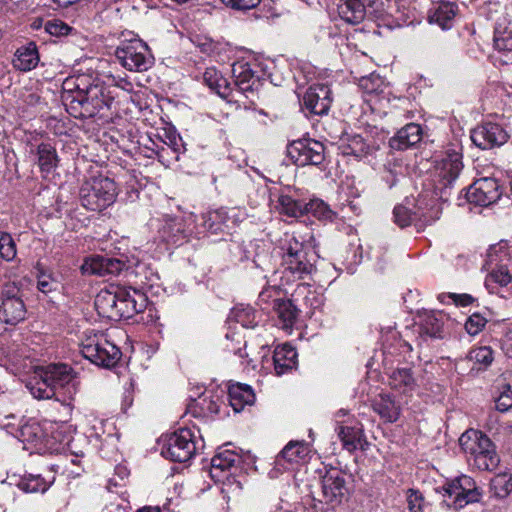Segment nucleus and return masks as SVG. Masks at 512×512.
<instances>
[{
  "label": "nucleus",
  "instance_id": "f257e3e1",
  "mask_svg": "<svg viewBox=\"0 0 512 512\" xmlns=\"http://www.w3.org/2000/svg\"><path fill=\"white\" fill-rule=\"evenodd\" d=\"M62 89V101L74 118H92L114 101L107 87L85 74L65 79Z\"/></svg>",
  "mask_w": 512,
  "mask_h": 512
},
{
  "label": "nucleus",
  "instance_id": "f03ea898",
  "mask_svg": "<svg viewBox=\"0 0 512 512\" xmlns=\"http://www.w3.org/2000/svg\"><path fill=\"white\" fill-rule=\"evenodd\" d=\"M461 150L459 145H452L435 160L432 175L433 193L442 202L448 201L452 195L454 185L463 169Z\"/></svg>",
  "mask_w": 512,
  "mask_h": 512
},
{
  "label": "nucleus",
  "instance_id": "7ed1b4c3",
  "mask_svg": "<svg viewBox=\"0 0 512 512\" xmlns=\"http://www.w3.org/2000/svg\"><path fill=\"white\" fill-rule=\"evenodd\" d=\"M283 274L292 280H302L315 270L314 253L295 236L285 240L281 247Z\"/></svg>",
  "mask_w": 512,
  "mask_h": 512
},
{
  "label": "nucleus",
  "instance_id": "20e7f679",
  "mask_svg": "<svg viewBox=\"0 0 512 512\" xmlns=\"http://www.w3.org/2000/svg\"><path fill=\"white\" fill-rule=\"evenodd\" d=\"M73 379V369L69 365L63 363L49 364L36 369L35 376L27 387L33 397L50 399L55 395L57 388L64 387Z\"/></svg>",
  "mask_w": 512,
  "mask_h": 512
},
{
  "label": "nucleus",
  "instance_id": "39448f33",
  "mask_svg": "<svg viewBox=\"0 0 512 512\" xmlns=\"http://www.w3.org/2000/svg\"><path fill=\"white\" fill-rule=\"evenodd\" d=\"M459 444L469 455V462L481 471H493L500 459L491 440L480 431L469 430L461 435Z\"/></svg>",
  "mask_w": 512,
  "mask_h": 512
},
{
  "label": "nucleus",
  "instance_id": "423d86ee",
  "mask_svg": "<svg viewBox=\"0 0 512 512\" xmlns=\"http://www.w3.org/2000/svg\"><path fill=\"white\" fill-rule=\"evenodd\" d=\"M116 196V183L102 175L89 178L80 188L81 204L91 211L104 210L114 203Z\"/></svg>",
  "mask_w": 512,
  "mask_h": 512
},
{
  "label": "nucleus",
  "instance_id": "0eeeda50",
  "mask_svg": "<svg viewBox=\"0 0 512 512\" xmlns=\"http://www.w3.org/2000/svg\"><path fill=\"white\" fill-rule=\"evenodd\" d=\"M80 347L82 355L97 366L113 367L121 357L120 349L102 332H85Z\"/></svg>",
  "mask_w": 512,
  "mask_h": 512
},
{
  "label": "nucleus",
  "instance_id": "6e6552de",
  "mask_svg": "<svg viewBox=\"0 0 512 512\" xmlns=\"http://www.w3.org/2000/svg\"><path fill=\"white\" fill-rule=\"evenodd\" d=\"M115 57L122 67L131 72L148 71L155 62L149 46L136 37L122 41L115 50Z\"/></svg>",
  "mask_w": 512,
  "mask_h": 512
},
{
  "label": "nucleus",
  "instance_id": "1a4fd4ad",
  "mask_svg": "<svg viewBox=\"0 0 512 512\" xmlns=\"http://www.w3.org/2000/svg\"><path fill=\"white\" fill-rule=\"evenodd\" d=\"M251 462L253 459L249 452L241 455L235 450L220 448L211 459L210 476L215 482L231 483L234 481L235 472L241 469V464Z\"/></svg>",
  "mask_w": 512,
  "mask_h": 512
},
{
  "label": "nucleus",
  "instance_id": "9d476101",
  "mask_svg": "<svg viewBox=\"0 0 512 512\" xmlns=\"http://www.w3.org/2000/svg\"><path fill=\"white\" fill-rule=\"evenodd\" d=\"M0 300V323L14 326L25 320L27 310L18 283H4Z\"/></svg>",
  "mask_w": 512,
  "mask_h": 512
},
{
  "label": "nucleus",
  "instance_id": "9b49d317",
  "mask_svg": "<svg viewBox=\"0 0 512 512\" xmlns=\"http://www.w3.org/2000/svg\"><path fill=\"white\" fill-rule=\"evenodd\" d=\"M197 449L195 433L190 428H180L167 437L161 454L166 459L182 463L190 460Z\"/></svg>",
  "mask_w": 512,
  "mask_h": 512
},
{
  "label": "nucleus",
  "instance_id": "f8f14e48",
  "mask_svg": "<svg viewBox=\"0 0 512 512\" xmlns=\"http://www.w3.org/2000/svg\"><path fill=\"white\" fill-rule=\"evenodd\" d=\"M287 155L297 166H318L325 159V147L314 139H299L288 145Z\"/></svg>",
  "mask_w": 512,
  "mask_h": 512
},
{
  "label": "nucleus",
  "instance_id": "ddd939ff",
  "mask_svg": "<svg viewBox=\"0 0 512 512\" xmlns=\"http://www.w3.org/2000/svg\"><path fill=\"white\" fill-rule=\"evenodd\" d=\"M321 484L323 501L332 507L340 505L348 492L344 472L336 467L326 469Z\"/></svg>",
  "mask_w": 512,
  "mask_h": 512
},
{
  "label": "nucleus",
  "instance_id": "4468645a",
  "mask_svg": "<svg viewBox=\"0 0 512 512\" xmlns=\"http://www.w3.org/2000/svg\"><path fill=\"white\" fill-rule=\"evenodd\" d=\"M445 494L453 498L456 508H462L465 505L477 502L481 493L476 487L475 481L467 475H461L444 486Z\"/></svg>",
  "mask_w": 512,
  "mask_h": 512
},
{
  "label": "nucleus",
  "instance_id": "2eb2a0df",
  "mask_svg": "<svg viewBox=\"0 0 512 512\" xmlns=\"http://www.w3.org/2000/svg\"><path fill=\"white\" fill-rule=\"evenodd\" d=\"M470 138L477 147L486 150L505 144L509 139V134L501 125L486 122L474 128Z\"/></svg>",
  "mask_w": 512,
  "mask_h": 512
},
{
  "label": "nucleus",
  "instance_id": "dca6fc26",
  "mask_svg": "<svg viewBox=\"0 0 512 512\" xmlns=\"http://www.w3.org/2000/svg\"><path fill=\"white\" fill-rule=\"evenodd\" d=\"M118 320L130 319L146 309L148 299L140 290L118 286Z\"/></svg>",
  "mask_w": 512,
  "mask_h": 512
},
{
  "label": "nucleus",
  "instance_id": "f3484780",
  "mask_svg": "<svg viewBox=\"0 0 512 512\" xmlns=\"http://www.w3.org/2000/svg\"><path fill=\"white\" fill-rule=\"evenodd\" d=\"M333 101L332 90L326 84H314L310 86L302 99L304 108L314 115H326Z\"/></svg>",
  "mask_w": 512,
  "mask_h": 512
},
{
  "label": "nucleus",
  "instance_id": "a211bd4d",
  "mask_svg": "<svg viewBox=\"0 0 512 512\" xmlns=\"http://www.w3.org/2000/svg\"><path fill=\"white\" fill-rule=\"evenodd\" d=\"M201 218L204 231L211 235H230L235 227L234 218L224 208L209 211L203 214Z\"/></svg>",
  "mask_w": 512,
  "mask_h": 512
},
{
  "label": "nucleus",
  "instance_id": "6ab92c4d",
  "mask_svg": "<svg viewBox=\"0 0 512 512\" xmlns=\"http://www.w3.org/2000/svg\"><path fill=\"white\" fill-rule=\"evenodd\" d=\"M440 209L434 206L428 211L412 212L403 205H398L393 210L394 222L401 228L409 226L412 222H421L420 226L431 224L439 218Z\"/></svg>",
  "mask_w": 512,
  "mask_h": 512
},
{
  "label": "nucleus",
  "instance_id": "aec40b11",
  "mask_svg": "<svg viewBox=\"0 0 512 512\" xmlns=\"http://www.w3.org/2000/svg\"><path fill=\"white\" fill-rule=\"evenodd\" d=\"M234 84L238 91L247 94L253 93L260 85L259 76L247 62H236L232 66Z\"/></svg>",
  "mask_w": 512,
  "mask_h": 512
},
{
  "label": "nucleus",
  "instance_id": "412c9836",
  "mask_svg": "<svg viewBox=\"0 0 512 512\" xmlns=\"http://www.w3.org/2000/svg\"><path fill=\"white\" fill-rule=\"evenodd\" d=\"M118 286L110 285L95 297L94 305L98 314L110 320H118Z\"/></svg>",
  "mask_w": 512,
  "mask_h": 512
},
{
  "label": "nucleus",
  "instance_id": "4be33fe9",
  "mask_svg": "<svg viewBox=\"0 0 512 512\" xmlns=\"http://www.w3.org/2000/svg\"><path fill=\"white\" fill-rule=\"evenodd\" d=\"M309 453L308 445L304 441H290L276 457V465L284 470L303 461Z\"/></svg>",
  "mask_w": 512,
  "mask_h": 512
},
{
  "label": "nucleus",
  "instance_id": "5701e85b",
  "mask_svg": "<svg viewBox=\"0 0 512 512\" xmlns=\"http://www.w3.org/2000/svg\"><path fill=\"white\" fill-rule=\"evenodd\" d=\"M220 397L212 391L205 390L197 399H192L187 406V411L194 417H205L217 414L220 410Z\"/></svg>",
  "mask_w": 512,
  "mask_h": 512
},
{
  "label": "nucleus",
  "instance_id": "b1692460",
  "mask_svg": "<svg viewBox=\"0 0 512 512\" xmlns=\"http://www.w3.org/2000/svg\"><path fill=\"white\" fill-rule=\"evenodd\" d=\"M422 134V128L419 124L409 123L390 139L389 145L392 149L406 150L418 144L422 139Z\"/></svg>",
  "mask_w": 512,
  "mask_h": 512
},
{
  "label": "nucleus",
  "instance_id": "393cba45",
  "mask_svg": "<svg viewBox=\"0 0 512 512\" xmlns=\"http://www.w3.org/2000/svg\"><path fill=\"white\" fill-rule=\"evenodd\" d=\"M389 386L391 389L411 395L417 387L416 379L411 368H397L389 374Z\"/></svg>",
  "mask_w": 512,
  "mask_h": 512
},
{
  "label": "nucleus",
  "instance_id": "a878e982",
  "mask_svg": "<svg viewBox=\"0 0 512 512\" xmlns=\"http://www.w3.org/2000/svg\"><path fill=\"white\" fill-rule=\"evenodd\" d=\"M374 412L387 423L396 422L401 413V408L394 398L389 394H380L372 403Z\"/></svg>",
  "mask_w": 512,
  "mask_h": 512
},
{
  "label": "nucleus",
  "instance_id": "bb28decb",
  "mask_svg": "<svg viewBox=\"0 0 512 512\" xmlns=\"http://www.w3.org/2000/svg\"><path fill=\"white\" fill-rule=\"evenodd\" d=\"M297 351L290 344L277 346L273 354V363L277 375L285 374L296 367Z\"/></svg>",
  "mask_w": 512,
  "mask_h": 512
},
{
  "label": "nucleus",
  "instance_id": "cd10ccee",
  "mask_svg": "<svg viewBox=\"0 0 512 512\" xmlns=\"http://www.w3.org/2000/svg\"><path fill=\"white\" fill-rule=\"evenodd\" d=\"M445 315L436 312H424L419 316V333L431 338H443Z\"/></svg>",
  "mask_w": 512,
  "mask_h": 512
},
{
  "label": "nucleus",
  "instance_id": "c85d7f7f",
  "mask_svg": "<svg viewBox=\"0 0 512 512\" xmlns=\"http://www.w3.org/2000/svg\"><path fill=\"white\" fill-rule=\"evenodd\" d=\"M39 63V54L35 43L19 47L12 61L13 67L19 71L27 72L34 69Z\"/></svg>",
  "mask_w": 512,
  "mask_h": 512
},
{
  "label": "nucleus",
  "instance_id": "c756f323",
  "mask_svg": "<svg viewBox=\"0 0 512 512\" xmlns=\"http://www.w3.org/2000/svg\"><path fill=\"white\" fill-rule=\"evenodd\" d=\"M55 476L49 473L48 476L41 474H27L22 476L17 487L26 493H44L54 483Z\"/></svg>",
  "mask_w": 512,
  "mask_h": 512
},
{
  "label": "nucleus",
  "instance_id": "7c9ffc66",
  "mask_svg": "<svg viewBox=\"0 0 512 512\" xmlns=\"http://www.w3.org/2000/svg\"><path fill=\"white\" fill-rule=\"evenodd\" d=\"M255 400V394L248 385L237 383L229 386L228 401L235 412H240Z\"/></svg>",
  "mask_w": 512,
  "mask_h": 512
},
{
  "label": "nucleus",
  "instance_id": "2f4dec72",
  "mask_svg": "<svg viewBox=\"0 0 512 512\" xmlns=\"http://www.w3.org/2000/svg\"><path fill=\"white\" fill-rule=\"evenodd\" d=\"M457 14V5L453 2H441L430 11L428 19L430 23H436L443 30L453 26Z\"/></svg>",
  "mask_w": 512,
  "mask_h": 512
},
{
  "label": "nucleus",
  "instance_id": "473e14b6",
  "mask_svg": "<svg viewBox=\"0 0 512 512\" xmlns=\"http://www.w3.org/2000/svg\"><path fill=\"white\" fill-rule=\"evenodd\" d=\"M273 309L278 317L281 328L286 330L291 329L298 316V309L292 301L283 298H275L273 300Z\"/></svg>",
  "mask_w": 512,
  "mask_h": 512
},
{
  "label": "nucleus",
  "instance_id": "72a5a7b5",
  "mask_svg": "<svg viewBox=\"0 0 512 512\" xmlns=\"http://www.w3.org/2000/svg\"><path fill=\"white\" fill-rule=\"evenodd\" d=\"M305 201L295 198L291 194L281 193L277 199L276 209L287 217L298 218L305 215L307 209Z\"/></svg>",
  "mask_w": 512,
  "mask_h": 512
},
{
  "label": "nucleus",
  "instance_id": "f704fd0d",
  "mask_svg": "<svg viewBox=\"0 0 512 512\" xmlns=\"http://www.w3.org/2000/svg\"><path fill=\"white\" fill-rule=\"evenodd\" d=\"M338 14L349 24H358L366 15L365 4L361 0H345L338 5Z\"/></svg>",
  "mask_w": 512,
  "mask_h": 512
},
{
  "label": "nucleus",
  "instance_id": "c9c22d12",
  "mask_svg": "<svg viewBox=\"0 0 512 512\" xmlns=\"http://www.w3.org/2000/svg\"><path fill=\"white\" fill-rule=\"evenodd\" d=\"M160 238L170 245H180L184 239V224L180 219H167L159 229Z\"/></svg>",
  "mask_w": 512,
  "mask_h": 512
},
{
  "label": "nucleus",
  "instance_id": "e433bc0d",
  "mask_svg": "<svg viewBox=\"0 0 512 512\" xmlns=\"http://www.w3.org/2000/svg\"><path fill=\"white\" fill-rule=\"evenodd\" d=\"M204 83L222 98H228L232 92L230 84L214 67L207 68L203 74Z\"/></svg>",
  "mask_w": 512,
  "mask_h": 512
},
{
  "label": "nucleus",
  "instance_id": "4c0bfd02",
  "mask_svg": "<svg viewBox=\"0 0 512 512\" xmlns=\"http://www.w3.org/2000/svg\"><path fill=\"white\" fill-rule=\"evenodd\" d=\"M338 436L343 447L349 452H353L358 448L363 449V444H366L363 430L358 427L340 426L338 428Z\"/></svg>",
  "mask_w": 512,
  "mask_h": 512
},
{
  "label": "nucleus",
  "instance_id": "58836bf2",
  "mask_svg": "<svg viewBox=\"0 0 512 512\" xmlns=\"http://www.w3.org/2000/svg\"><path fill=\"white\" fill-rule=\"evenodd\" d=\"M38 165L42 173L49 174L57 166L59 158L54 146L50 143L42 142L37 146Z\"/></svg>",
  "mask_w": 512,
  "mask_h": 512
},
{
  "label": "nucleus",
  "instance_id": "ea45409f",
  "mask_svg": "<svg viewBox=\"0 0 512 512\" xmlns=\"http://www.w3.org/2000/svg\"><path fill=\"white\" fill-rule=\"evenodd\" d=\"M341 150L344 155H352L356 158L366 156L370 151L369 144L366 143L361 135H346L342 138Z\"/></svg>",
  "mask_w": 512,
  "mask_h": 512
},
{
  "label": "nucleus",
  "instance_id": "a19ab883",
  "mask_svg": "<svg viewBox=\"0 0 512 512\" xmlns=\"http://www.w3.org/2000/svg\"><path fill=\"white\" fill-rule=\"evenodd\" d=\"M228 322L239 323L244 328H255L258 325L257 313L249 305H237L229 313Z\"/></svg>",
  "mask_w": 512,
  "mask_h": 512
},
{
  "label": "nucleus",
  "instance_id": "79ce46f5",
  "mask_svg": "<svg viewBox=\"0 0 512 512\" xmlns=\"http://www.w3.org/2000/svg\"><path fill=\"white\" fill-rule=\"evenodd\" d=\"M512 281V275L506 264L495 265L485 278V287L494 293L495 289L505 287Z\"/></svg>",
  "mask_w": 512,
  "mask_h": 512
},
{
  "label": "nucleus",
  "instance_id": "37998d69",
  "mask_svg": "<svg viewBox=\"0 0 512 512\" xmlns=\"http://www.w3.org/2000/svg\"><path fill=\"white\" fill-rule=\"evenodd\" d=\"M494 47L500 54L499 60L503 64H512V27L495 34Z\"/></svg>",
  "mask_w": 512,
  "mask_h": 512
},
{
  "label": "nucleus",
  "instance_id": "c03bdc74",
  "mask_svg": "<svg viewBox=\"0 0 512 512\" xmlns=\"http://www.w3.org/2000/svg\"><path fill=\"white\" fill-rule=\"evenodd\" d=\"M307 209L305 214H311L315 218L323 222H332L336 219L337 213L322 199H311L306 203Z\"/></svg>",
  "mask_w": 512,
  "mask_h": 512
},
{
  "label": "nucleus",
  "instance_id": "a18cd8bd",
  "mask_svg": "<svg viewBox=\"0 0 512 512\" xmlns=\"http://www.w3.org/2000/svg\"><path fill=\"white\" fill-rule=\"evenodd\" d=\"M487 257L491 265L506 264L508 266L512 264V245L507 241H501L489 248Z\"/></svg>",
  "mask_w": 512,
  "mask_h": 512
},
{
  "label": "nucleus",
  "instance_id": "49530a36",
  "mask_svg": "<svg viewBox=\"0 0 512 512\" xmlns=\"http://www.w3.org/2000/svg\"><path fill=\"white\" fill-rule=\"evenodd\" d=\"M35 269L37 278V288L40 292L48 294L58 289L59 281L51 270L45 269L40 264H37Z\"/></svg>",
  "mask_w": 512,
  "mask_h": 512
},
{
  "label": "nucleus",
  "instance_id": "de8ad7c7",
  "mask_svg": "<svg viewBox=\"0 0 512 512\" xmlns=\"http://www.w3.org/2000/svg\"><path fill=\"white\" fill-rule=\"evenodd\" d=\"M19 436L22 442L37 446L42 443L44 431L37 422H30L21 426Z\"/></svg>",
  "mask_w": 512,
  "mask_h": 512
},
{
  "label": "nucleus",
  "instance_id": "09e8293b",
  "mask_svg": "<svg viewBox=\"0 0 512 512\" xmlns=\"http://www.w3.org/2000/svg\"><path fill=\"white\" fill-rule=\"evenodd\" d=\"M467 358L479 365L478 370H486L494 360V352L489 346L476 347L469 351Z\"/></svg>",
  "mask_w": 512,
  "mask_h": 512
},
{
  "label": "nucleus",
  "instance_id": "8fccbe9b",
  "mask_svg": "<svg viewBox=\"0 0 512 512\" xmlns=\"http://www.w3.org/2000/svg\"><path fill=\"white\" fill-rule=\"evenodd\" d=\"M490 488L497 498H505L512 491V475L509 473L497 474L491 479Z\"/></svg>",
  "mask_w": 512,
  "mask_h": 512
},
{
  "label": "nucleus",
  "instance_id": "3c124183",
  "mask_svg": "<svg viewBox=\"0 0 512 512\" xmlns=\"http://www.w3.org/2000/svg\"><path fill=\"white\" fill-rule=\"evenodd\" d=\"M106 259L107 256L94 255L85 259L81 266L84 274L106 276Z\"/></svg>",
  "mask_w": 512,
  "mask_h": 512
},
{
  "label": "nucleus",
  "instance_id": "603ef678",
  "mask_svg": "<svg viewBox=\"0 0 512 512\" xmlns=\"http://www.w3.org/2000/svg\"><path fill=\"white\" fill-rule=\"evenodd\" d=\"M16 254V244L12 236L8 233L0 232V257L5 261H12Z\"/></svg>",
  "mask_w": 512,
  "mask_h": 512
},
{
  "label": "nucleus",
  "instance_id": "864d4df0",
  "mask_svg": "<svg viewBox=\"0 0 512 512\" xmlns=\"http://www.w3.org/2000/svg\"><path fill=\"white\" fill-rule=\"evenodd\" d=\"M479 186L476 182L470 185L466 191L465 197L468 202L474 203L479 206H488L494 201L486 196V193L483 189H478Z\"/></svg>",
  "mask_w": 512,
  "mask_h": 512
},
{
  "label": "nucleus",
  "instance_id": "5fc2aeb1",
  "mask_svg": "<svg viewBox=\"0 0 512 512\" xmlns=\"http://www.w3.org/2000/svg\"><path fill=\"white\" fill-rule=\"evenodd\" d=\"M477 185L479 186L478 189H483L486 193V196L488 195V198L492 199L494 202H496L501 195L500 192V185L498 184V181L494 178H481L475 181Z\"/></svg>",
  "mask_w": 512,
  "mask_h": 512
},
{
  "label": "nucleus",
  "instance_id": "6e6d98bb",
  "mask_svg": "<svg viewBox=\"0 0 512 512\" xmlns=\"http://www.w3.org/2000/svg\"><path fill=\"white\" fill-rule=\"evenodd\" d=\"M495 407L500 412L512 410V387L509 384L501 386L500 394L495 400Z\"/></svg>",
  "mask_w": 512,
  "mask_h": 512
},
{
  "label": "nucleus",
  "instance_id": "4d7b16f0",
  "mask_svg": "<svg viewBox=\"0 0 512 512\" xmlns=\"http://www.w3.org/2000/svg\"><path fill=\"white\" fill-rule=\"evenodd\" d=\"M402 170V166L398 163H388L385 165L382 178L389 188L397 184L399 177L403 174Z\"/></svg>",
  "mask_w": 512,
  "mask_h": 512
},
{
  "label": "nucleus",
  "instance_id": "13d9d810",
  "mask_svg": "<svg viewBox=\"0 0 512 512\" xmlns=\"http://www.w3.org/2000/svg\"><path fill=\"white\" fill-rule=\"evenodd\" d=\"M487 320L479 313L469 316L465 322V330L469 335L475 336L486 326Z\"/></svg>",
  "mask_w": 512,
  "mask_h": 512
},
{
  "label": "nucleus",
  "instance_id": "bf43d9fd",
  "mask_svg": "<svg viewBox=\"0 0 512 512\" xmlns=\"http://www.w3.org/2000/svg\"><path fill=\"white\" fill-rule=\"evenodd\" d=\"M407 504L410 512H424V497L415 489H408Z\"/></svg>",
  "mask_w": 512,
  "mask_h": 512
},
{
  "label": "nucleus",
  "instance_id": "052dcab7",
  "mask_svg": "<svg viewBox=\"0 0 512 512\" xmlns=\"http://www.w3.org/2000/svg\"><path fill=\"white\" fill-rule=\"evenodd\" d=\"M448 298V299H451L453 301L454 304H456L457 306H463V307H466V306H469L474 298L469 295V294H456V293H448V294H441L439 296V299L441 302H446L445 299Z\"/></svg>",
  "mask_w": 512,
  "mask_h": 512
},
{
  "label": "nucleus",
  "instance_id": "680f3d73",
  "mask_svg": "<svg viewBox=\"0 0 512 512\" xmlns=\"http://www.w3.org/2000/svg\"><path fill=\"white\" fill-rule=\"evenodd\" d=\"M70 27L61 21H48L46 24V31L54 36L67 35Z\"/></svg>",
  "mask_w": 512,
  "mask_h": 512
},
{
  "label": "nucleus",
  "instance_id": "e2e57ef3",
  "mask_svg": "<svg viewBox=\"0 0 512 512\" xmlns=\"http://www.w3.org/2000/svg\"><path fill=\"white\" fill-rule=\"evenodd\" d=\"M261 0H222L224 4L237 10H249L256 7Z\"/></svg>",
  "mask_w": 512,
  "mask_h": 512
},
{
  "label": "nucleus",
  "instance_id": "0e129e2a",
  "mask_svg": "<svg viewBox=\"0 0 512 512\" xmlns=\"http://www.w3.org/2000/svg\"><path fill=\"white\" fill-rule=\"evenodd\" d=\"M281 290L276 286L264 288L259 294V301L262 303H273L275 298H281Z\"/></svg>",
  "mask_w": 512,
  "mask_h": 512
},
{
  "label": "nucleus",
  "instance_id": "69168bd1",
  "mask_svg": "<svg viewBox=\"0 0 512 512\" xmlns=\"http://www.w3.org/2000/svg\"><path fill=\"white\" fill-rule=\"evenodd\" d=\"M105 265L106 275H119L126 266L123 261L111 257H107Z\"/></svg>",
  "mask_w": 512,
  "mask_h": 512
},
{
  "label": "nucleus",
  "instance_id": "338daca9",
  "mask_svg": "<svg viewBox=\"0 0 512 512\" xmlns=\"http://www.w3.org/2000/svg\"><path fill=\"white\" fill-rule=\"evenodd\" d=\"M81 441H86L85 437L83 435H76L74 437H71L67 442V448L70 450V452L76 457H83L84 452L82 450H77L76 444Z\"/></svg>",
  "mask_w": 512,
  "mask_h": 512
},
{
  "label": "nucleus",
  "instance_id": "774afa93",
  "mask_svg": "<svg viewBox=\"0 0 512 512\" xmlns=\"http://www.w3.org/2000/svg\"><path fill=\"white\" fill-rule=\"evenodd\" d=\"M170 147L173 150V152L176 154V160H179V154L185 151L184 144L182 143V139L173 137L170 139Z\"/></svg>",
  "mask_w": 512,
  "mask_h": 512
}]
</instances>
